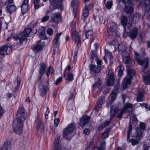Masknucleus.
Instances as JSON below:
<instances>
[{
	"label": "nucleus",
	"mask_w": 150,
	"mask_h": 150,
	"mask_svg": "<svg viewBox=\"0 0 150 150\" xmlns=\"http://www.w3.org/2000/svg\"><path fill=\"white\" fill-rule=\"evenodd\" d=\"M133 107V105L130 103H127L125 104L124 108L122 110H119L117 109H115L114 108V106H112L110 111L111 115L110 118L113 117L116 114L118 113L117 117L120 119L124 112L127 111V109L128 108H132Z\"/></svg>",
	"instance_id": "f257e3e1"
},
{
	"label": "nucleus",
	"mask_w": 150,
	"mask_h": 150,
	"mask_svg": "<svg viewBox=\"0 0 150 150\" xmlns=\"http://www.w3.org/2000/svg\"><path fill=\"white\" fill-rule=\"evenodd\" d=\"M31 31V28H25L22 33L15 36L14 38L17 43L19 45H21L23 43L26 44L28 40L26 37L29 36Z\"/></svg>",
	"instance_id": "f03ea898"
},
{
	"label": "nucleus",
	"mask_w": 150,
	"mask_h": 150,
	"mask_svg": "<svg viewBox=\"0 0 150 150\" xmlns=\"http://www.w3.org/2000/svg\"><path fill=\"white\" fill-rule=\"evenodd\" d=\"M126 68L128 76L125 78L122 83V87L125 89L127 88L128 85L130 84L132 78L135 75V72L131 68V66L127 65Z\"/></svg>",
	"instance_id": "7ed1b4c3"
},
{
	"label": "nucleus",
	"mask_w": 150,
	"mask_h": 150,
	"mask_svg": "<svg viewBox=\"0 0 150 150\" xmlns=\"http://www.w3.org/2000/svg\"><path fill=\"white\" fill-rule=\"evenodd\" d=\"M24 121L15 120L13 123L14 131L17 134H22L23 132V123Z\"/></svg>",
	"instance_id": "20e7f679"
},
{
	"label": "nucleus",
	"mask_w": 150,
	"mask_h": 150,
	"mask_svg": "<svg viewBox=\"0 0 150 150\" xmlns=\"http://www.w3.org/2000/svg\"><path fill=\"white\" fill-rule=\"evenodd\" d=\"M75 126L73 124L69 125L67 127L64 129L63 132V136L64 138L69 141L70 140L72 137L71 134L75 129Z\"/></svg>",
	"instance_id": "39448f33"
},
{
	"label": "nucleus",
	"mask_w": 150,
	"mask_h": 150,
	"mask_svg": "<svg viewBox=\"0 0 150 150\" xmlns=\"http://www.w3.org/2000/svg\"><path fill=\"white\" fill-rule=\"evenodd\" d=\"M135 57V60L138 64L140 65H144L145 69L148 68L149 65V60L148 57H146L145 59L142 60L139 58V54L136 51L134 52Z\"/></svg>",
	"instance_id": "423d86ee"
},
{
	"label": "nucleus",
	"mask_w": 150,
	"mask_h": 150,
	"mask_svg": "<svg viewBox=\"0 0 150 150\" xmlns=\"http://www.w3.org/2000/svg\"><path fill=\"white\" fill-rule=\"evenodd\" d=\"M122 59L123 63L126 64L131 66L133 64V61L129 56V54L127 53L126 50L122 51Z\"/></svg>",
	"instance_id": "0eeeda50"
},
{
	"label": "nucleus",
	"mask_w": 150,
	"mask_h": 150,
	"mask_svg": "<svg viewBox=\"0 0 150 150\" xmlns=\"http://www.w3.org/2000/svg\"><path fill=\"white\" fill-rule=\"evenodd\" d=\"M17 117L16 120H19L24 121L26 117V112L23 106L20 107L17 113Z\"/></svg>",
	"instance_id": "6e6552de"
},
{
	"label": "nucleus",
	"mask_w": 150,
	"mask_h": 150,
	"mask_svg": "<svg viewBox=\"0 0 150 150\" xmlns=\"http://www.w3.org/2000/svg\"><path fill=\"white\" fill-rule=\"evenodd\" d=\"M94 79L95 81V83L93 85L92 87L93 88H96V87L98 88V90L96 91V92L95 93L96 95L93 96L95 98L96 97V96L98 95V91L100 92L101 90V80L100 79L98 76H95L94 77Z\"/></svg>",
	"instance_id": "1a4fd4ad"
},
{
	"label": "nucleus",
	"mask_w": 150,
	"mask_h": 150,
	"mask_svg": "<svg viewBox=\"0 0 150 150\" xmlns=\"http://www.w3.org/2000/svg\"><path fill=\"white\" fill-rule=\"evenodd\" d=\"M61 16V14L60 13H54L52 14V18L50 22L51 23H56L54 26L52 25V27H55L57 26V24L60 20Z\"/></svg>",
	"instance_id": "9d476101"
},
{
	"label": "nucleus",
	"mask_w": 150,
	"mask_h": 150,
	"mask_svg": "<svg viewBox=\"0 0 150 150\" xmlns=\"http://www.w3.org/2000/svg\"><path fill=\"white\" fill-rule=\"evenodd\" d=\"M114 80L113 73L109 71L108 75V79L106 82V85L108 86H113Z\"/></svg>",
	"instance_id": "9b49d317"
},
{
	"label": "nucleus",
	"mask_w": 150,
	"mask_h": 150,
	"mask_svg": "<svg viewBox=\"0 0 150 150\" xmlns=\"http://www.w3.org/2000/svg\"><path fill=\"white\" fill-rule=\"evenodd\" d=\"M91 73H99L101 69L100 66L98 65L90 64L89 66Z\"/></svg>",
	"instance_id": "f8f14e48"
},
{
	"label": "nucleus",
	"mask_w": 150,
	"mask_h": 150,
	"mask_svg": "<svg viewBox=\"0 0 150 150\" xmlns=\"http://www.w3.org/2000/svg\"><path fill=\"white\" fill-rule=\"evenodd\" d=\"M71 35L73 39L76 42H77V45L81 43V39L78 32L76 31H71Z\"/></svg>",
	"instance_id": "ddd939ff"
},
{
	"label": "nucleus",
	"mask_w": 150,
	"mask_h": 150,
	"mask_svg": "<svg viewBox=\"0 0 150 150\" xmlns=\"http://www.w3.org/2000/svg\"><path fill=\"white\" fill-rule=\"evenodd\" d=\"M62 34V33H57L52 41L53 46L56 47H58L59 46L60 42L59 39L61 35Z\"/></svg>",
	"instance_id": "4468645a"
},
{
	"label": "nucleus",
	"mask_w": 150,
	"mask_h": 150,
	"mask_svg": "<svg viewBox=\"0 0 150 150\" xmlns=\"http://www.w3.org/2000/svg\"><path fill=\"white\" fill-rule=\"evenodd\" d=\"M62 0H52L50 1L51 4L55 8L60 10L62 9Z\"/></svg>",
	"instance_id": "2eb2a0df"
},
{
	"label": "nucleus",
	"mask_w": 150,
	"mask_h": 150,
	"mask_svg": "<svg viewBox=\"0 0 150 150\" xmlns=\"http://www.w3.org/2000/svg\"><path fill=\"white\" fill-rule=\"evenodd\" d=\"M138 30L136 28H133L127 33V35L132 40H134L137 37Z\"/></svg>",
	"instance_id": "dca6fc26"
},
{
	"label": "nucleus",
	"mask_w": 150,
	"mask_h": 150,
	"mask_svg": "<svg viewBox=\"0 0 150 150\" xmlns=\"http://www.w3.org/2000/svg\"><path fill=\"white\" fill-rule=\"evenodd\" d=\"M39 90L40 95L41 96L43 97L47 94V87L46 86L40 84L39 85Z\"/></svg>",
	"instance_id": "f3484780"
},
{
	"label": "nucleus",
	"mask_w": 150,
	"mask_h": 150,
	"mask_svg": "<svg viewBox=\"0 0 150 150\" xmlns=\"http://www.w3.org/2000/svg\"><path fill=\"white\" fill-rule=\"evenodd\" d=\"M105 97L104 96H100L99 99L98 100V103L97 106H96L94 108V109L96 112H98L100 109L102 107V105L103 103V102L105 101Z\"/></svg>",
	"instance_id": "a211bd4d"
},
{
	"label": "nucleus",
	"mask_w": 150,
	"mask_h": 150,
	"mask_svg": "<svg viewBox=\"0 0 150 150\" xmlns=\"http://www.w3.org/2000/svg\"><path fill=\"white\" fill-rule=\"evenodd\" d=\"M134 9V8L131 4H125L124 11L126 13L131 14L133 13Z\"/></svg>",
	"instance_id": "6ab92c4d"
},
{
	"label": "nucleus",
	"mask_w": 150,
	"mask_h": 150,
	"mask_svg": "<svg viewBox=\"0 0 150 150\" xmlns=\"http://www.w3.org/2000/svg\"><path fill=\"white\" fill-rule=\"evenodd\" d=\"M90 117L87 116L83 117L81 119L79 125L81 127L84 126L85 125L87 124L89 122Z\"/></svg>",
	"instance_id": "aec40b11"
},
{
	"label": "nucleus",
	"mask_w": 150,
	"mask_h": 150,
	"mask_svg": "<svg viewBox=\"0 0 150 150\" xmlns=\"http://www.w3.org/2000/svg\"><path fill=\"white\" fill-rule=\"evenodd\" d=\"M60 137H58L54 141V148L53 150H60L61 149L60 144L59 143Z\"/></svg>",
	"instance_id": "412c9836"
},
{
	"label": "nucleus",
	"mask_w": 150,
	"mask_h": 150,
	"mask_svg": "<svg viewBox=\"0 0 150 150\" xmlns=\"http://www.w3.org/2000/svg\"><path fill=\"white\" fill-rule=\"evenodd\" d=\"M7 12L11 15L13 12H15L16 10V7L14 5H8L6 7Z\"/></svg>",
	"instance_id": "4be33fe9"
},
{
	"label": "nucleus",
	"mask_w": 150,
	"mask_h": 150,
	"mask_svg": "<svg viewBox=\"0 0 150 150\" xmlns=\"http://www.w3.org/2000/svg\"><path fill=\"white\" fill-rule=\"evenodd\" d=\"M11 147V143L9 142H5L0 150H10Z\"/></svg>",
	"instance_id": "5701e85b"
},
{
	"label": "nucleus",
	"mask_w": 150,
	"mask_h": 150,
	"mask_svg": "<svg viewBox=\"0 0 150 150\" xmlns=\"http://www.w3.org/2000/svg\"><path fill=\"white\" fill-rule=\"evenodd\" d=\"M144 91L143 90L139 91L137 98V101H142L144 100Z\"/></svg>",
	"instance_id": "b1692460"
},
{
	"label": "nucleus",
	"mask_w": 150,
	"mask_h": 150,
	"mask_svg": "<svg viewBox=\"0 0 150 150\" xmlns=\"http://www.w3.org/2000/svg\"><path fill=\"white\" fill-rule=\"evenodd\" d=\"M5 54L6 55L10 54L12 52L11 45L7 42L5 45Z\"/></svg>",
	"instance_id": "393cba45"
},
{
	"label": "nucleus",
	"mask_w": 150,
	"mask_h": 150,
	"mask_svg": "<svg viewBox=\"0 0 150 150\" xmlns=\"http://www.w3.org/2000/svg\"><path fill=\"white\" fill-rule=\"evenodd\" d=\"M47 66L44 63H42L40 65V68L39 71V74H44L45 73V71Z\"/></svg>",
	"instance_id": "a878e982"
},
{
	"label": "nucleus",
	"mask_w": 150,
	"mask_h": 150,
	"mask_svg": "<svg viewBox=\"0 0 150 150\" xmlns=\"http://www.w3.org/2000/svg\"><path fill=\"white\" fill-rule=\"evenodd\" d=\"M110 123V121H106L103 122L98 127V131H101L102 130L107 126L109 125Z\"/></svg>",
	"instance_id": "bb28decb"
},
{
	"label": "nucleus",
	"mask_w": 150,
	"mask_h": 150,
	"mask_svg": "<svg viewBox=\"0 0 150 150\" xmlns=\"http://www.w3.org/2000/svg\"><path fill=\"white\" fill-rule=\"evenodd\" d=\"M144 2L146 7L145 10V13L147 14L150 13V0H144Z\"/></svg>",
	"instance_id": "cd10ccee"
},
{
	"label": "nucleus",
	"mask_w": 150,
	"mask_h": 150,
	"mask_svg": "<svg viewBox=\"0 0 150 150\" xmlns=\"http://www.w3.org/2000/svg\"><path fill=\"white\" fill-rule=\"evenodd\" d=\"M41 0H33V3L35 9H38L41 6H43V4L40 3Z\"/></svg>",
	"instance_id": "c85d7f7f"
},
{
	"label": "nucleus",
	"mask_w": 150,
	"mask_h": 150,
	"mask_svg": "<svg viewBox=\"0 0 150 150\" xmlns=\"http://www.w3.org/2000/svg\"><path fill=\"white\" fill-rule=\"evenodd\" d=\"M117 25L114 22L111 23L110 24V27L109 29L110 32H109V33H110V32L113 33L115 32L117 29Z\"/></svg>",
	"instance_id": "c756f323"
},
{
	"label": "nucleus",
	"mask_w": 150,
	"mask_h": 150,
	"mask_svg": "<svg viewBox=\"0 0 150 150\" xmlns=\"http://www.w3.org/2000/svg\"><path fill=\"white\" fill-rule=\"evenodd\" d=\"M136 137L137 138H142L143 137V134L142 131L140 129L138 128H136L135 129Z\"/></svg>",
	"instance_id": "7c9ffc66"
},
{
	"label": "nucleus",
	"mask_w": 150,
	"mask_h": 150,
	"mask_svg": "<svg viewBox=\"0 0 150 150\" xmlns=\"http://www.w3.org/2000/svg\"><path fill=\"white\" fill-rule=\"evenodd\" d=\"M120 20L121 23L124 28H125L127 24V17L125 16H123L121 17Z\"/></svg>",
	"instance_id": "2f4dec72"
},
{
	"label": "nucleus",
	"mask_w": 150,
	"mask_h": 150,
	"mask_svg": "<svg viewBox=\"0 0 150 150\" xmlns=\"http://www.w3.org/2000/svg\"><path fill=\"white\" fill-rule=\"evenodd\" d=\"M111 130L110 128L106 129L102 136V139H105L108 137L109 136L108 132Z\"/></svg>",
	"instance_id": "473e14b6"
},
{
	"label": "nucleus",
	"mask_w": 150,
	"mask_h": 150,
	"mask_svg": "<svg viewBox=\"0 0 150 150\" xmlns=\"http://www.w3.org/2000/svg\"><path fill=\"white\" fill-rule=\"evenodd\" d=\"M79 1L76 0H74L72 1L71 3V5L73 8V12L74 13H75L76 10V6L79 4Z\"/></svg>",
	"instance_id": "72a5a7b5"
},
{
	"label": "nucleus",
	"mask_w": 150,
	"mask_h": 150,
	"mask_svg": "<svg viewBox=\"0 0 150 150\" xmlns=\"http://www.w3.org/2000/svg\"><path fill=\"white\" fill-rule=\"evenodd\" d=\"M142 17V16L140 13H136L134 16L133 17L131 18V20L132 21H133L134 20L137 21L141 18Z\"/></svg>",
	"instance_id": "f704fd0d"
},
{
	"label": "nucleus",
	"mask_w": 150,
	"mask_h": 150,
	"mask_svg": "<svg viewBox=\"0 0 150 150\" xmlns=\"http://www.w3.org/2000/svg\"><path fill=\"white\" fill-rule=\"evenodd\" d=\"M143 77L145 83L147 85H150V75L143 76Z\"/></svg>",
	"instance_id": "c9c22d12"
},
{
	"label": "nucleus",
	"mask_w": 150,
	"mask_h": 150,
	"mask_svg": "<svg viewBox=\"0 0 150 150\" xmlns=\"http://www.w3.org/2000/svg\"><path fill=\"white\" fill-rule=\"evenodd\" d=\"M86 37L87 39H91V37L93 36V31L91 30L86 31Z\"/></svg>",
	"instance_id": "e433bc0d"
},
{
	"label": "nucleus",
	"mask_w": 150,
	"mask_h": 150,
	"mask_svg": "<svg viewBox=\"0 0 150 150\" xmlns=\"http://www.w3.org/2000/svg\"><path fill=\"white\" fill-rule=\"evenodd\" d=\"M88 7H87L86 6L85 8L83 9V15L84 17H87L88 15Z\"/></svg>",
	"instance_id": "4c0bfd02"
},
{
	"label": "nucleus",
	"mask_w": 150,
	"mask_h": 150,
	"mask_svg": "<svg viewBox=\"0 0 150 150\" xmlns=\"http://www.w3.org/2000/svg\"><path fill=\"white\" fill-rule=\"evenodd\" d=\"M22 12L23 13H26L28 10V6L26 5L22 4L21 6Z\"/></svg>",
	"instance_id": "58836bf2"
},
{
	"label": "nucleus",
	"mask_w": 150,
	"mask_h": 150,
	"mask_svg": "<svg viewBox=\"0 0 150 150\" xmlns=\"http://www.w3.org/2000/svg\"><path fill=\"white\" fill-rule=\"evenodd\" d=\"M53 68L51 66H50L48 68L47 70L46 75L48 77L50 74H52L53 72Z\"/></svg>",
	"instance_id": "ea45409f"
},
{
	"label": "nucleus",
	"mask_w": 150,
	"mask_h": 150,
	"mask_svg": "<svg viewBox=\"0 0 150 150\" xmlns=\"http://www.w3.org/2000/svg\"><path fill=\"white\" fill-rule=\"evenodd\" d=\"M105 53L106 56L108 57L109 59L110 60L113 58V57L112 55V53L110 52L108 50H105Z\"/></svg>",
	"instance_id": "a19ab883"
},
{
	"label": "nucleus",
	"mask_w": 150,
	"mask_h": 150,
	"mask_svg": "<svg viewBox=\"0 0 150 150\" xmlns=\"http://www.w3.org/2000/svg\"><path fill=\"white\" fill-rule=\"evenodd\" d=\"M40 34L39 35V37L42 39L44 40L46 39L47 38L46 37L45 34V32H40L39 33Z\"/></svg>",
	"instance_id": "79ce46f5"
},
{
	"label": "nucleus",
	"mask_w": 150,
	"mask_h": 150,
	"mask_svg": "<svg viewBox=\"0 0 150 150\" xmlns=\"http://www.w3.org/2000/svg\"><path fill=\"white\" fill-rule=\"evenodd\" d=\"M132 130V125H129L128 127V129L127 131V140H128L129 138L130 137V132H131Z\"/></svg>",
	"instance_id": "37998d69"
},
{
	"label": "nucleus",
	"mask_w": 150,
	"mask_h": 150,
	"mask_svg": "<svg viewBox=\"0 0 150 150\" xmlns=\"http://www.w3.org/2000/svg\"><path fill=\"white\" fill-rule=\"evenodd\" d=\"M127 141H129V142H131L133 145H137L139 143L138 141L136 139H131V140H130L129 138Z\"/></svg>",
	"instance_id": "c03bdc74"
},
{
	"label": "nucleus",
	"mask_w": 150,
	"mask_h": 150,
	"mask_svg": "<svg viewBox=\"0 0 150 150\" xmlns=\"http://www.w3.org/2000/svg\"><path fill=\"white\" fill-rule=\"evenodd\" d=\"M112 5V1H108L105 4L106 7L109 9H110Z\"/></svg>",
	"instance_id": "a18cd8bd"
},
{
	"label": "nucleus",
	"mask_w": 150,
	"mask_h": 150,
	"mask_svg": "<svg viewBox=\"0 0 150 150\" xmlns=\"http://www.w3.org/2000/svg\"><path fill=\"white\" fill-rule=\"evenodd\" d=\"M97 58V55L95 52L93 51H92L90 53V59H95L96 60Z\"/></svg>",
	"instance_id": "49530a36"
},
{
	"label": "nucleus",
	"mask_w": 150,
	"mask_h": 150,
	"mask_svg": "<svg viewBox=\"0 0 150 150\" xmlns=\"http://www.w3.org/2000/svg\"><path fill=\"white\" fill-rule=\"evenodd\" d=\"M34 48L37 51H39L42 50V47L41 45H37L34 47Z\"/></svg>",
	"instance_id": "de8ad7c7"
},
{
	"label": "nucleus",
	"mask_w": 150,
	"mask_h": 150,
	"mask_svg": "<svg viewBox=\"0 0 150 150\" xmlns=\"http://www.w3.org/2000/svg\"><path fill=\"white\" fill-rule=\"evenodd\" d=\"M74 79V76L73 74L71 73H68L67 77L66 80H68L69 81H71Z\"/></svg>",
	"instance_id": "09e8293b"
},
{
	"label": "nucleus",
	"mask_w": 150,
	"mask_h": 150,
	"mask_svg": "<svg viewBox=\"0 0 150 150\" xmlns=\"http://www.w3.org/2000/svg\"><path fill=\"white\" fill-rule=\"evenodd\" d=\"M120 85L119 84H117V85H115L114 88L112 92L113 93H117L118 92V90L120 87Z\"/></svg>",
	"instance_id": "8fccbe9b"
},
{
	"label": "nucleus",
	"mask_w": 150,
	"mask_h": 150,
	"mask_svg": "<svg viewBox=\"0 0 150 150\" xmlns=\"http://www.w3.org/2000/svg\"><path fill=\"white\" fill-rule=\"evenodd\" d=\"M5 46L0 47V55H6V54H5Z\"/></svg>",
	"instance_id": "3c124183"
},
{
	"label": "nucleus",
	"mask_w": 150,
	"mask_h": 150,
	"mask_svg": "<svg viewBox=\"0 0 150 150\" xmlns=\"http://www.w3.org/2000/svg\"><path fill=\"white\" fill-rule=\"evenodd\" d=\"M49 16L47 15H46L42 18V22H43L47 21L49 20Z\"/></svg>",
	"instance_id": "603ef678"
},
{
	"label": "nucleus",
	"mask_w": 150,
	"mask_h": 150,
	"mask_svg": "<svg viewBox=\"0 0 150 150\" xmlns=\"http://www.w3.org/2000/svg\"><path fill=\"white\" fill-rule=\"evenodd\" d=\"M106 143L105 142H102L100 144V146L99 147L101 150H104L105 147Z\"/></svg>",
	"instance_id": "864d4df0"
},
{
	"label": "nucleus",
	"mask_w": 150,
	"mask_h": 150,
	"mask_svg": "<svg viewBox=\"0 0 150 150\" xmlns=\"http://www.w3.org/2000/svg\"><path fill=\"white\" fill-rule=\"evenodd\" d=\"M142 56L143 57H145L146 55L145 49L144 47H142L140 49Z\"/></svg>",
	"instance_id": "5fc2aeb1"
},
{
	"label": "nucleus",
	"mask_w": 150,
	"mask_h": 150,
	"mask_svg": "<svg viewBox=\"0 0 150 150\" xmlns=\"http://www.w3.org/2000/svg\"><path fill=\"white\" fill-rule=\"evenodd\" d=\"M117 93H113L112 92V94L110 95V97L112 100L114 101L116 97V94Z\"/></svg>",
	"instance_id": "6e6d98bb"
},
{
	"label": "nucleus",
	"mask_w": 150,
	"mask_h": 150,
	"mask_svg": "<svg viewBox=\"0 0 150 150\" xmlns=\"http://www.w3.org/2000/svg\"><path fill=\"white\" fill-rule=\"evenodd\" d=\"M140 129L143 130H144L146 128L145 124L143 122H141L139 124Z\"/></svg>",
	"instance_id": "4d7b16f0"
},
{
	"label": "nucleus",
	"mask_w": 150,
	"mask_h": 150,
	"mask_svg": "<svg viewBox=\"0 0 150 150\" xmlns=\"http://www.w3.org/2000/svg\"><path fill=\"white\" fill-rule=\"evenodd\" d=\"M54 126L55 127H57L58 126L59 123V118L54 119Z\"/></svg>",
	"instance_id": "13d9d810"
},
{
	"label": "nucleus",
	"mask_w": 150,
	"mask_h": 150,
	"mask_svg": "<svg viewBox=\"0 0 150 150\" xmlns=\"http://www.w3.org/2000/svg\"><path fill=\"white\" fill-rule=\"evenodd\" d=\"M47 32L48 35H52L53 34V30L52 28H49L47 30Z\"/></svg>",
	"instance_id": "bf43d9fd"
},
{
	"label": "nucleus",
	"mask_w": 150,
	"mask_h": 150,
	"mask_svg": "<svg viewBox=\"0 0 150 150\" xmlns=\"http://www.w3.org/2000/svg\"><path fill=\"white\" fill-rule=\"evenodd\" d=\"M138 40L140 44L144 42V41L143 38V36L142 34H140L139 35V37L138 38Z\"/></svg>",
	"instance_id": "052dcab7"
},
{
	"label": "nucleus",
	"mask_w": 150,
	"mask_h": 150,
	"mask_svg": "<svg viewBox=\"0 0 150 150\" xmlns=\"http://www.w3.org/2000/svg\"><path fill=\"white\" fill-rule=\"evenodd\" d=\"M118 71H123L124 70V68L123 66L121 64H120L117 68Z\"/></svg>",
	"instance_id": "680f3d73"
},
{
	"label": "nucleus",
	"mask_w": 150,
	"mask_h": 150,
	"mask_svg": "<svg viewBox=\"0 0 150 150\" xmlns=\"http://www.w3.org/2000/svg\"><path fill=\"white\" fill-rule=\"evenodd\" d=\"M5 112L3 108L0 105V117L2 116Z\"/></svg>",
	"instance_id": "e2e57ef3"
},
{
	"label": "nucleus",
	"mask_w": 150,
	"mask_h": 150,
	"mask_svg": "<svg viewBox=\"0 0 150 150\" xmlns=\"http://www.w3.org/2000/svg\"><path fill=\"white\" fill-rule=\"evenodd\" d=\"M43 124L42 123L41 119H39L38 120V127L40 128L42 126Z\"/></svg>",
	"instance_id": "0e129e2a"
},
{
	"label": "nucleus",
	"mask_w": 150,
	"mask_h": 150,
	"mask_svg": "<svg viewBox=\"0 0 150 150\" xmlns=\"http://www.w3.org/2000/svg\"><path fill=\"white\" fill-rule=\"evenodd\" d=\"M62 78L61 77H60L57 79L56 81L55 84L57 85H58L59 83L62 81Z\"/></svg>",
	"instance_id": "69168bd1"
},
{
	"label": "nucleus",
	"mask_w": 150,
	"mask_h": 150,
	"mask_svg": "<svg viewBox=\"0 0 150 150\" xmlns=\"http://www.w3.org/2000/svg\"><path fill=\"white\" fill-rule=\"evenodd\" d=\"M74 91H75V89L74 90L73 92L71 93V94L69 97L68 100H72L73 99V97H74Z\"/></svg>",
	"instance_id": "338daca9"
},
{
	"label": "nucleus",
	"mask_w": 150,
	"mask_h": 150,
	"mask_svg": "<svg viewBox=\"0 0 150 150\" xmlns=\"http://www.w3.org/2000/svg\"><path fill=\"white\" fill-rule=\"evenodd\" d=\"M30 27L32 28H34L35 27L36 25V23H34V22H31L30 24Z\"/></svg>",
	"instance_id": "774afa93"
}]
</instances>
